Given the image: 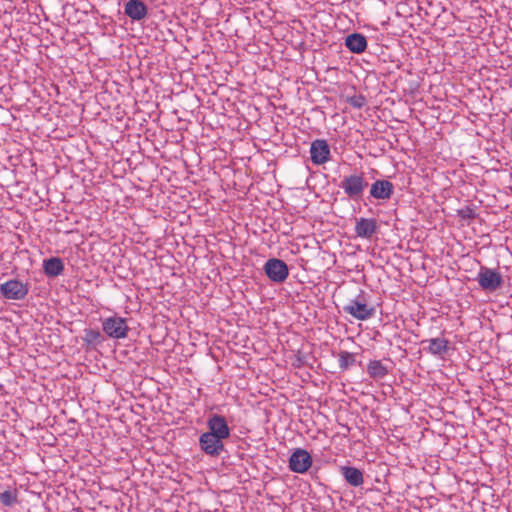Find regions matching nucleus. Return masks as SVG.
I'll use <instances>...</instances> for the list:
<instances>
[{
	"instance_id": "1",
	"label": "nucleus",
	"mask_w": 512,
	"mask_h": 512,
	"mask_svg": "<svg viewBox=\"0 0 512 512\" xmlns=\"http://www.w3.org/2000/svg\"><path fill=\"white\" fill-rule=\"evenodd\" d=\"M343 311L360 321L368 320L376 313L375 307L368 304L367 294L363 290L343 306Z\"/></svg>"
},
{
	"instance_id": "2",
	"label": "nucleus",
	"mask_w": 512,
	"mask_h": 512,
	"mask_svg": "<svg viewBox=\"0 0 512 512\" xmlns=\"http://www.w3.org/2000/svg\"><path fill=\"white\" fill-rule=\"evenodd\" d=\"M368 186L364 172L353 173L344 176L339 187L345 195L352 200H359Z\"/></svg>"
},
{
	"instance_id": "3",
	"label": "nucleus",
	"mask_w": 512,
	"mask_h": 512,
	"mask_svg": "<svg viewBox=\"0 0 512 512\" xmlns=\"http://www.w3.org/2000/svg\"><path fill=\"white\" fill-rule=\"evenodd\" d=\"M476 279L480 288L485 292H495L504 284L503 276L498 270L485 266L480 268Z\"/></svg>"
},
{
	"instance_id": "4",
	"label": "nucleus",
	"mask_w": 512,
	"mask_h": 512,
	"mask_svg": "<svg viewBox=\"0 0 512 512\" xmlns=\"http://www.w3.org/2000/svg\"><path fill=\"white\" fill-rule=\"evenodd\" d=\"M102 330L109 338L124 339L128 336L130 328L126 318L115 314L102 320Z\"/></svg>"
},
{
	"instance_id": "5",
	"label": "nucleus",
	"mask_w": 512,
	"mask_h": 512,
	"mask_svg": "<svg viewBox=\"0 0 512 512\" xmlns=\"http://www.w3.org/2000/svg\"><path fill=\"white\" fill-rule=\"evenodd\" d=\"M263 269L266 276L275 283H283L289 275L287 264L278 258L268 259Z\"/></svg>"
},
{
	"instance_id": "6",
	"label": "nucleus",
	"mask_w": 512,
	"mask_h": 512,
	"mask_svg": "<svg viewBox=\"0 0 512 512\" xmlns=\"http://www.w3.org/2000/svg\"><path fill=\"white\" fill-rule=\"evenodd\" d=\"M28 292V285L16 279L8 280L0 285L1 295L8 300H23Z\"/></svg>"
},
{
	"instance_id": "7",
	"label": "nucleus",
	"mask_w": 512,
	"mask_h": 512,
	"mask_svg": "<svg viewBox=\"0 0 512 512\" xmlns=\"http://www.w3.org/2000/svg\"><path fill=\"white\" fill-rule=\"evenodd\" d=\"M223 441L209 432H204L199 437V446L206 455L217 457L224 451Z\"/></svg>"
},
{
	"instance_id": "8",
	"label": "nucleus",
	"mask_w": 512,
	"mask_h": 512,
	"mask_svg": "<svg viewBox=\"0 0 512 512\" xmlns=\"http://www.w3.org/2000/svg\"><path fill=\"white\" fill-rule=\"evenodd\" d=\"M312 457L305 450L296 449L289 458V469L295 473L303 474L312 466Z\"/></svg>"
},
{
	"instance_id": "9",
	"label": "nucleus",
	"mask_w": 512,
	"mask_h": 512,
	"mask_svg": "<svg viewBox=\"0 0 512 512\" xmlns=\"http://www.w3.org/2000/svg\"><path fill=\"white\" fill-rule=\"evenodd\" d=\"M310 158L315 165H322L330 161L331 152L326 140L316 139L311 143Z\"/></svg>"
},
{
	"instance_id": "10",
	"label": "nucleus",
	"mask_w": 512,
	"mask_h": 512,
	"mask_svg": "<svg viewBox=\"0 0 512 512\" xmlns=\"http://www.w3.org/2000/svg\"><path fill=\"white\" fill-rule=\"evenodd\" d=\"M209 433L225 440L230 436V428L224 416L211 414L207 419Z\"/></svg>"
},
{
	"instance_id": "11",
	"label": "nucleus",
	"mask_w": 512,
	"mask_h": 512,
	"mask_svg": "<svg viewBox=\"0 0 512 512\" xmlns=\"http://www.w3.org/2000/svg\"><path fill=\"white\" fill-rule=\"evenodd\" d=\"M424 346V350L433 355L443 358L449 350V340L444 337L430 338L421 341Z\"/></svg>"
},
{
	"instance_id": "12",
	"label": "nucleus",
	"mask_w": 512,
	"mask_h": 512,
	"mask_svg": "<svg viewBox=\"0 0 512 512\" xmlns=\"http://www.w3.org/2000/svg\"><path fill=\"white\" fill-rule=\"evenodd\" d=\"M378 223L374 218L356 219L355 233L360 238L370 239L377 231Z\"/></svg>"
},
{
	"instance_id": "13",
	"label": "nucleus",
	"mask_w": 512,
	"mask_h": 512,
	"mask_svg": "<svg viewBox=\"0 0 512 512\" xmlns=\"http://www.w3.org/2000/svg\"><path fill=\"white\" fill-rule=\"evenodd\" d=\"M394 192V185L388 180H376L370 187V196L378 200L389 199Z\"/></svg>"
},
{
	"instance_id": "14",
	"label": "nucleus",
	"mask_w": 512,
	"mask_h": 512,
	"mask_svg": "<svg viewBox=\"0 0 512 512\" xmlns=\"http://www.w3.org/2000/svg\"><path fill=\"white\" fill-rule=\"evenodd\" d=\"M124 11L134 21H141L147 15V7L141 0H129L125 4Z\"/></svg>"
},
{
	"instance_id": "15",
	"label": "nucleus",
	"mask_w": 512,
	"mask_h": 512,
	"mask_svg": "<svg viewBox=\"0 0 512 512\" xmlns=\"http://www.w3.org/2000/svg\"><path fill=\"white\" fill-rule=\"evenodd\" d=\"M339 471L345 481L352 487H359L364 482L363 472L356 467L341 466Z\"/></svg>"
},
{
	"instance_id": "16",
	"label": "nucleus",
	"mask_w": 512,
	"mask_h": 512,
	"mask_svg": "<svg viewBox=\"0 0 512 512\" xmlns=\"http://www.w3.org/2000/svg\"><path fill=\"white\" fill-rule=\"evenodd\" d=\"M345 46L352 53L360 54L367 48V39L361 33H352L346 37Z\"/></svg>"
},
{
	"instance_id": "17",
	"label": "nucleus",
	"mask_w": 512,
	"mask_h": 512,
	"mask_svg": "<svg viewBox=\"0 0 512 512\" xmlns=\"http://www.w3.org/2000/svg\"><path fill=\"white\" fill-rule=\"evenodd\" d=\"M44 273L48 277H57L64 271L63 260L59 257H51L43 262Z\"/></svg>"
},
{
	"instance_id": "18",
	"label": "nucleus",
	"mask_w": 512,
	"mask_h": 512,
	"mask_svg": "<svg viewBox=\"0 0 512 512\" xmlns=\"http://www.w3.org/2000/svg\"><path fill=\"white\" fill-rule=\"evenodd\" d=\"M388 372V368L380 360H371L367 365V373L374 380L383 379Z\"/></svg>"
},
{
	"instance_id": "19",
	"label": "nucleus",
	"mask_w": 512,
	"mask_h": 512,
	"mask_svg": "<svg viewBox=\"0 0 512 512\" xmlns=\"http://www.w3.org/2000/svg\"><path fill=\"white\" fill-rule=\"evenodd\" d=\"M105 338L99 330L85 329L83 341L88 347H97L104 342Z\"/></svg>"
},
{
	"instance_id": "20",
	"label": "nucleus",
	"mask_w": 512,
	"mask_h": 512,
	"mask_svg": "<svg viewBox=\"0 0 512 512\" xmlns=\"http://www.w3.org/2000/svg\"><path fill=\"white\" fill-rule=\"evenodd\" d=\"M356 362L354 354L348 351H341L338 354V363L339 367L342 370H347L350 366L354 365Z\"/></svg>"
},
{
	"instance_id": "21",
	"label": "nucleus",
	"mask_w": 512,
	"mask_h": 512,
	"mask_svg": "<svg viewBox=\"0 0 512 512\" xmlns=\"http://www.w3.org/2000/svg\"><path fill=\"white\" fill-rule=\"evenodd\" d=\"M0 502L4 506H7V507L12 506L14 503L17 502V494L10 490H6V491L0 493Z\"/></svg>"
},
{
	"instance_id": "22",
	"label": "nucleus",
	"mask_w": 512,
	"mask_h": 512,
	"mask_svg": "<svg viewBox=\"0 0 512 512\" xmlns=\"http://www.w3.org/2000/svg\"><path fill=\"white\" fill-rule=\"evenodd\" d=\"M347 102L354 108L361 109L367 104V99L364 95H353L347 99Z\"/></svg>"
},
{
	"instance_id": "23",
	"label": "nucleus",
	"mask_w": 512,
	"mask_h": 512,
	"mask_svg": "<svg viewBox=\"0 0 512 512\" xmlns=\"http://www.w3.org/2000/svg\"><path fill=\"white\" fill-rule=\"evenodd\" d=\"M459 216L463 219H473L475 218V212L473 209L467 207L466 209L459 210Z\"/></svg>"
}]
</instances>
